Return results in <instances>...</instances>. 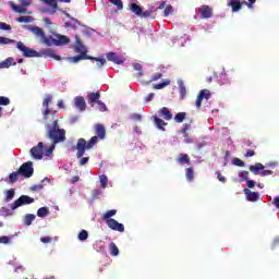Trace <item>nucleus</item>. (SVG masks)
<instances>
[{"label": "nucleus", "mask_w": 279, "mask_h": 279, "mask_svg": "<svg viewBox=\"0 0 279 279\" xmlns=\"http://www.w3.org/2000/svg\"><path fill=\"white\" fill-rule=\"evenodd\" d=\"M228 5L232 9V12H239L243 8V2L241 0H230Z\"/></svg>", "instance_id": "dca6fc26"}, {"label": "nucleus", "mask_w": 279, "mask_h": 279, "mask_svg": "<svg viewBox=\"0 0 279 279\" xmlns=\"http://www.w3.org/2000/svg\"><path fill=\"white\" fill-rule=\"evenodd\" d=\"M154 12H156V10H154V7H151L146 11H142L141 16H143V19H149V16H151L154 14Z\"/></svg>", "instance_id": "72a5a7b5"}, {"label": "nucleus", "mask_w": 279, "mask_h": 279, "mask_svg": "<svg viewBox=\"0 0 279 279\" xmlns=\"http://www.w3.org/2000/svg\"><path fill=\"white\" fill-rule=\"evenodd\" d=\"M153 121L158 130L165 131V125H168L167 122H165V120L158 118V116H154Z\"/></svg>", "instance_id": "6ab92c4d"}, {"label": "nucleus", "mask_w": 279, "mask_h": 279, "mask_svg": "<svg viewBox=\"0 0 279 279\" xmlns=\"http://www.w3.org/2000/svg\"><path fill=\"white\" fill-rule=\"evenodd\" d=\"M0 106H10V98L0 96Z\"/></svg>", "instance_id": "c03bdc74"}, {"label": "nucleus", "mask_w": 279, "mask_h": 279, "mask_svg": "<svg viewBox=\"0 0 279 279\" xmlns=\"http://www.w3.org/2000/svg\"><path fill=\"white\" fill-rule=\"evenodd\" d=\"M0 243H3V245H8V243H10V238L8 235L0 236Z\"/></svg>", "instance_id": "5fc2aeb1"}, {"label": "nucleus", "mask_w": 279, "mask_h": 279, "mask_svg": "<svg viewBox=\"0 0 279 279\" xmlns=\"http://www.w3.org/2000/svg\"><path fill=\"white\" fill-rule=\"evenodd\" d=\"M49 215V208L48 207H41L37 210V217H47Z\"/></svg>", "instance_id": "473e14b6"}, {"label": "nucleus", "mask_w": 279, "mask_h": 279, "mask_svg": "<svg viewBox=\"0 0 279 279\" xmlns=\"http://www.w3.org/2000/svg\"><path fill=\"white\" fill-rule=\"evenodd\" d=\"M107 226L110 228V230H114L116 232H125V227L123 223H120L117 220H107Z\"/></svg>", "instance_id": "9d476101"}, {"label": "nucleus", "mask_w": 279, "mask_h": 279, "mask_svg": "<svg viewBox=\"0 0 279 279\" xmlns=\"http://www.w3.org/2000/svg\"><path fill=\"white\" fill-rule=\"evenodd\" d=\"M16 66V62H14V58L10 57L1 62L2 69H10V66Z\"/></svg>", "instance_id": "393cba45"}, {"label": "nucleus", "mask_w": 279, "mask_h": 279, "mask_svg": "<svg viewBox=\"0 0 279 279\" xmlns=\"http://www.w3.org/2000/svg\"><path fill=\"white\" fill-rule=\"evenodd\" d=\"M159 117L165 119V121H171L173 119V113L169 110V108L163 107L158 111Z\"/></svg>", "instance_id": "4468645a"}, {"label": "nucleus", "mask_w": 279, "mask_h": 279, "mask_svg": "<svg viewBox=\"0 0 279 279\" xmlns=\"http://www.w3.org/2000/svg\"><path fill=\"white\" fill-rule=\"evenodd\" d=\"M99 180H100V186L102 189H106V186H108V177L106 174H101L99 177Z\"/></svg>", "instance_id": "e433bc0d"}, {"label": "nucleus", "mask_w": 279, "mask_h": 279, "mask_svg": "<svg viewBox=\"0 0 279 279\" xmlns=\"http://www.w3.org/2000/svg\"><path fill=\"white\" fill-rule=\"evenodd\" d=\"M10 199H14V190L7 191V202H10Z\"/></svg>", "instance_id": "603ef678"}, {"label": "nucleus", "mask_w": 279, "mask_h": 279, "mask_svg": "<svg viewBox=\"0 0 279 279\" xmlns=\"http://www.w3.org/2000/svg\"><path fill=\"white\" fill-rule=\"evenodd\" d=\"M272 206L279 208V196L276 197V198H274V201H272Z\"/></svg>", "instance_id": "338daca9"}, {"label": "nucleus", "mask_w": 279, "mask_h": 279, "mask_svg": "<svg viewBox=\"0 0 279 279\" xmlns=\"http://www.w3.org/2000/svg\"><path fill=\"white\" fill-rule=\"evenodd\" d=\"M109 250H110L111 256H119V247L117 246V244L114 242H111L109 244Z\"/></svg>", "instance_id": "cd10ccee"}, {"label": "nucleus", "mask_w": 279, "mask_h": 279, "mask_svg": "<svg viewBox=\"0 0 279 279\" xmlns=\"http://www.w3.org/2000/svg\"><path fill=\"white\" fill-rule=\"evenodd\" d=\"M169 84H171V81L166 80L162 83L155 84L153 88H155V90H161V88L169 86Z\"/></svg>", "instance_id": "7c9ffc66"}, {"label": "nucleus", "mask_w": 279, "mask_h": 279, "mask_svg": "<svg viewBox=\"0 0 279 279\" xmlns=\"http://www.w3.org/2000/svg\"><path fill=\"white\" fill-rule=\"evenodd\" d=\"M10 5H11L12 10L15 11L17 14H27L26 8L16 5L14 2H10Z\"/></svg>", "instance_id": "b1692460"}, {"label": "nucleus", "mask_w": 279, "mask_h": 279, "mask_svg": "<svg viewBox=\"0 0 279 279\" xmlns=\"http://www.w3.org/2000/svg\"><path fill=\"white\" fill-rule=\"evenodd\" d=\"M27 204H34V198L27 195H22L10 205V208L11 210H16V208H21V206H27Z\"/></svg>", "instance_id": "423d86ee"}, {"label": "nucleus", "mask_w": 279, "mask_h": 279, "mask_svg": "<svg viewBox=\"0 0 279 279\" xmlns=\"http://www.w3.org/2000/svg\"><path fill=\"white\" fill-rule=\"evenodd\" d=\"M53 149H56V144L52 142V145L46 150V156H51V154H53Z\"/></svg>", "instance_id": "6e6d98bb"}, {"label": "nucleus", "mask_w": 279, "mask_h": 279, "mask_svg": "<svg viewBox=\"0 0 279 279\" xmlns=\"http://www.w3.org/2000/svg\"><path fill=\"white\" fill-rule=\"evenodd\" d=\"M16 49L22 51L24 58H52L53 60L60 61L62 58L60 56L56 54V50L48 48V49H43L39 52L25 46L23 41H17L16 43Z\"/></svg>", "instance_id": "7ed1b4c3"}, {"label": "nucleus", "mask_w": 279, "mask_h": 279, "mask_svg": "<svg viewBox=\"0 0 279 279\" xmlns=\"http://www.w3.org/2000/svg\"><path fill=\"white\" fill-rule=\"evenodd\" d=\"M239 178H241V180H250V172L245 171V170H242L240 173H239Z\"/></svg>", "instance_id": "de8ad7c7"}, {"label": "nucleus", "mask_w": 279, "mask_h": 279, "mask_svg": "<svg viewBox=\"0 0 279 279\" xmlns=\"http://www.w3.org/2000/svg\"><path fill=\"white\" fill-rule=\"evenodd\" d=\"M250 172L254 173V175H258V173H260V171H263V169H265V166H263V163L257 162L254 166H250Z\"/></svg>", "instance_id": "aec40b11"}, {"label": "nucleus", "mask_w": 279, "mask_h": 279, "mask_svg": "<svg viewBox=\"0 0 279 279\" xmlns=\"http://www.w3.org/2000/svg\"><path fill=\"white\" fill-rule=\"evenodd\" d=\"M19 2L23 8H29V5H32V0H19Z\"/></svg>", "instance_id": "864d4df0"}, {"label": "nucleus", "mask_w": 279, "mask_h": 279, "mask_svg": "<svg viewBox=\"0 0 279 279\" xmlns=\"http://www.w3.org/2000/svg\"><path fill=\"white\" fill-rule=\"evenodd\" d=\"M114 215H117V209H110L104 214L102 219L107 223L108 221L113 220L112 217H114Z\"/></svg>", "instance_id": "4be33fe9"}, {"label": "nucleus", "mask_w": 279, "mask_h": 279, "mask_svg": "<svg viewBox=\"0 0 279 279\" xmlns=\"http://www.w3.org/2000/svg\"><path fill=\"white\" fill-rule=\"evenodd\" d=\"M100 98H101V94L99 92L90 93L87 96V101L93 106V104H99Z\"/></svg>", "instance_id": "f3484780"}, {"label": "nucleus", "mask_w": 279, "mask_h": 279, "mask_svg": "<svg viewBox=\"0 0 279 279\" xmlns=\"http://www.w3.org/2000/svg\"><path fill=\"white\" fill-rule=\"evenodd\" d=\"M253 156H256V153L254 150H246L245 158H252Z\"/></svg>", "instance_id": "052dcab7"}, {"label": "nucleus", "mask_w": 279, "mask_h": 279, "mask_svg": "<svg viewBox=\"0 0 279 279\" xmlns=\"http://www.w3.org/2000/svg\"><path fill=\"white\" fill-rule=\"evenodd\" d=\"M107 60L113 62L114 64H123V57H119L116 52H108Z\"/></svg>", "instance_id": "ddd939ff"}, {"label": "nucleus", "mask_w": 279, "mask_h": 279, "mask_svg": "<svg viewBox=\"0 0 279 279\" xmlns=\"http://www.w3.org/2000/svg\"><path fill=\"white\" fill-rule=\"evenodd\" d=\"M162 77V73H156L151 76V78L149 80V82H147V84H151V82H158V80H160Z\"/></svg>", "instance_id": "49530a36"}, {"label": "nucleus", "mask_w": 279, "mask_h": 279, "mask_svg": "<svg viewBox=\"0 0 279 279\" xmlns=\"http://www.w3.org/2000/svg\"><path fill=\"white\" fill-rule=\"evenodd\" d=\"M244 195L247 202H258V192H252L250 189H244Z\"/></svg>", "instance_id": "f8f14e48"}, {"label": "nucleus", "mask_w": 279, "mask_h": 279, "mask_svg": "<svg viewBox=\"0 0 279 279\" xmlns=\"http://www.w3.org/2000/svg\"><path fill=\"white\" fill-rule=\"evenodd\" d=\"M17 23H32L34 21V17L32 16H20L16 19Z\"/></svg>", "instance_id": "c9c22d12"}, {"label": "nucleus", "mask_w": 279, "mask_h": 279, "mask_svg": "<svg viewBox=\"0 0 279 279\" xmlns=\"http://www.w3.org/2000/svg\"><path fill=\"white\" fill-rule=\"evenodd\" d=\"M204 99L206 101H208V99H210V90L208 89H203L199 92V94L197 95V98H196V102H195V106L196 108L199 110V108H202V101H204Z\"/></svg>", "instance_id": "1a4fd4ad"}, {"label": "nucleus", "mask_w": 279, "mask_h": 279, "mask_svg": "<svg viewBox=\"0 0 279 279\" xmlns=\"http://www.w3.org/2000/svg\"><path fill=\"white\" fill-rule=\"evenodd\" d=\"M135 71H138L137 77H143V65L141 63L133 64Z\"/></svg>", "instance_id": "58836bf2"}, {"label": "nucleus", "mask_w": 279, "mask_h": 279, "mask_svg": "<svg viewBox=\"0 0 279 279\" xmlns=\"http://www.w3.org/2000/svg\"><path fill=\"white\" fill-rule=\"evenodd\" d=\"M29 32L34 34L37 38L44 39L45 38V31L38 26H28Z\"/></svg>", "instance_id": "2eb2a0df"}, {"label": "nucleus", "mask_w": 279, "mask_h": 279, "mask_svg": "<svg viewBox=\"0 0 279 279\" xmlns=\"http://www.w3.org/2000/svg\"><path fill=\"white\" fill-rule=\"evenodd\" d=\"M41 243H51V238L50 236H43L40 238Z\"/></svg>", "instance_id": "e2e57ef3"}, {"label": "nucleus", "mask_w": 279, "mask_h": 279, "mask_svg": "<svg viewBox=\"0 0 279 279\" xmlns=\"http://www.w3.org/2000/svg\"><path fill=\"white\" fill-rule=\"evenodd\" d=\"M179 93H180L182 99H184V97H186V87L182 83L179 86Z\"/></svg>", "instance_id": "79ce46f5"}, {"label": "nucleus", "mask_w": 279, "mask_h": 279, "mask_svg": "<svg viewBox=\"0 0 279 279\" xmlns=\"http://www.w3.org/2000/svg\"><path fill=\"white\" fill-rule=\"evenodd\" d=\"M233 165H235V167H245V162L239 158L233 159Z\"/></svg>", "instance_id": "3c124183"}, {"label": "nucleus", "mask_w": 279, "mask_h": 279, "mask_svg": "<svg viewBox=\"0 0 279 279\" xmlns=\"http://www.w3.org/2000/svg\"><path fill=\"white\" fill-rule=\"evenodd\" d=\"M74 51L75 53H80L75 57H69L68 62L71 64H77V62L82 60H88L90 56H88V50L86 49V46L82 44V40L80 38H76L74 44Z\"/></svg>", "instance_id": "20e7f679"}, {"label": "nucleus", "mask_w": 279, "mask_h": 279, "mask_svg": "<svg viewBox=\"0 0 279 279\" xmlns=\"http://www.w3.org/2000/svg\"><path fill=\"white\" fill-rule=\"evenodd\" d=\"M259 174H260L263 178H265V175H272V174H274V171L263 169V170L259 172Z\"/></svg>", "instance_id": "4d7b16f0"}, {"label": "nucleus", "mask_w": 279, "mask_h": 279, "mask_svg": "<svg viewBox=\"0 0 279 279\" xmlns=\"http://www.w3.org/2000/svg\"><path fill=\"white\" fill-rule=\"evenodd\" d=\"M36 220V215L34 214H27L24 217V226H31L33 221Z\"/></svg>", "instance_id": "a878e982"}, {"label": "nucleus", "mask_w": 279, "mask_h": 279, "mask_svg": "<svg viewBox=\"0 0 279 279\" xmlns=\"http://www.w3.org/2000/svg\"><path fill=\"white\" fill-rule=\"evenodd\" d=\"M80 158H81V160H80V162H78L80 167H84V165H88V160H90L89 157H84V156H82V157H80Z\"/></svg>", "instance_id": "8fccbe9b"}, {"label": "nucleus", "mask_w": 279, "mask_h": 279, "mask_svg": "<svg viewBox=\"0 0 279 279\" xmlns=\"http://www.w3.org/2000/svg\"><path fill=\"white\" fill-rule=\"evenodd\" d=\"M177 162H179V165H190L191 158L186 154H180Z\"/></svg>", "instance_id": "5701e85b"}, {"label": "nucleus", "mask_w": 279, "mask_h": 279, "mask_svg": "<svg viewBox=\"0 0 279 279\" xmlns=\"http://www.w3.org/2000/svg\"><path fill=\"white\" fill-rule=\"evenodd\" d=\"M97 104L99 105V110H101V112H106L108 110L106 104L101 102V100H99Z\"/></svg>", "instance_id": "bf43d9fd"}, {"label": "nucleus", "mask_w": 279, "mask_h": 279, "mask_svg": "<svg viewBox=\"0 0 279 279\" xmlns=\"http://www.w3.org/2000/svg\"><path fill=\"white\" fill-rule=\"evenodd\" d=\"M53 101V96L51 94L46 95V98L43 101V111L44 121H49V114L51 116L52 125L47 132V137L58 145V143H64L66 141V131L60 129L58 125V120L56 119L58 111L49 109V104Z\"/></svg>", "instance_id": "f257e3e1"}, {"label": "nucleus", "mask_w": 279, "mask_h": 279, "mask_svg": "<svg viewBox=\"0 0 279 279\" xmlns=\"http://www.w3.org/2000/svg\"><path fill=\"white\" fill-rule=\"evenodd\" d=\"M19 175H21V173H20L19 171L12 172V173L9 175L8 183H9V184H14L15 182H17V181H19Z\"/></svg>", "instance_id": "bb28decb"}, {"label": "nucleus", "mask_w": 279, "mask_h": 279, "mask_svg": "<svg viewBox=\"0 0 279 279\" xmlns=\"http://www.w3.org/2000/svg\"><path fill=\"white\" fill-rule=\"evenodd\" d=\"M198 12L202 19H210L213 16V9L209 5H202Z\"/></svg>", "instance_id": "9b49d317"}, {"label": "nucleus", "mask_w": 279, "mask_h": 279, "mask_svg": "<svg viewBox=\"0 0 279 279\" xmlns=\"http://www.w3.org/2000/svg\"><path fill=\"white\" fill-rule=\"evenodd\" d=\"M112 5H116L118 8V10H122L123 9V1L121 0H109Z\"/></svg>", "instance_id": "a19ab883"}, {"label": "nucleus", "mask_w": 279, "mask_h": 279, "mask_svg": "<svg viewBox=\"0 0 279 279\" xmlns=\"http://www.w3.org/2000/svg\"><path fill=\"white\" fill-rule=\"evenodd\" d=\"M185 177H186V180L189 182H193L195 175H194V171H193V168H186L185 169Z\"/></svg>", "instance_id": "c756f323"}, {"label": "nucleus", "mask_w": 279, "mask_h": 279, "mask_svg": "<svg viewBox=\"0 0 279 279\" xmlns=\"http://www.w3.org/2000/svg\"><path fill=\"white\" fill-rule=\"evenodd\" d=\"M20 175L23 178H32L34 175V163L32 161L24 162L19 169Z\"/></svg>", "instance_id": "0eeeda50"}, {"label": "nucleus", "mask_w": 279, "mask_h": 279, "mask_svg": "<svg viewBox=\"0 0 279 279\" xmlns=\"http://www.w3.org/2000/svg\"><path fill=\"white\" fill-rule=\"evenodd\" d=\"M254 3H256V0H248V2H245V5L252 10V8H254Z\"/></svg>", "instance_id": "680f3d73"}, {"label": "nucleus", "mask_w": 279, "mask_h": 279, "mask_svg": "<svg viewBox=\"0 0 279 279\" xmlns=\"http://www.w3.org/2000/svg\"><path fill=\"white\" fill-rule=\"evenodd\" d=\"M95 136H93L88 142L81 137L76 143V158H82L86 154V149H93L98 141H104L106 138V126L104 124L95 125Z\"/></svg>", "instance_id": "f03ea898"}, {"label": "nucleus", "mask_w": 279, "mask_h": 279, "mask_svg": "<svg viewBox=\"0 0 279 279\" xmlns=\"http://www.w3.org/2000/svg\"><path fill=\"white\" fill-rule=\"evenodd\" d=\"M87 60H94L95 62H97L98 69H101V66H104V64H106V59H104V58L89 57Z\"/></svg>", "instance_id": "c85d7f7f"}, {"label": "nucleus", "mask_w": 279, "mask_h": 279, "mask_svg": "<svg viewBox=\"0 0 279 279\" xmlns=\"http://www.w3.org/2000/svg\"><path fill=\"white\" fill-rule=\"evenodd\" d=\"M0 29H2L3 32H11L12 31V26H10V24L0 22Z\"/></svg>", "instance_id": "37998d69"}, {"label": "nucleus", "mask_w": 279, "mask_h": 279, "mask_svg": "<svg viewBox=\"0 0 279 279\" xmlns=\"http://www.w3.org/2000/svg\"><path fill=\"white\" fill-rule=\"evenodd\" d=\"M246 186H247V189H254L256 186V181L247 180Z\"/></svg>", "instance_id": "13d9d810"}, {"label": "nucleus", "mask_w": 279, "mask_h": 279, "mask_svg": "<svg viewBox=\"0 0 279 279\" xmlns=\"http://www.w3.org/2000/svg\"><path fill=\"white\" fill-rule=\"evenodd\" d=\"M154 95H155L154 93L148 94L146 97V101L147 102L151 101L154 99Z\"/></svg>", "instance_id": "774afa93"}, {"label": "nucleus", "mask_w": 279, "mask_h": 279, "mask_svg": "<svg viewBox=\"0 0 279 279\" xmlns=\"http://www.w3.org/2000/svg\"><path fill=\"white\" fill-rule=\"evenodd\" d=\"M43 3H46V5H49L50 8H53L54 10H57L58 8V1L56 0H41Z\"/></svg>", "instance_id": "4c0bfd02"}, {"label": "nucleus", "mask_w": 279, "mask_h": 279, "mask_svg": "<svg viewBox=\"0 0 279 279\" xmlns=\"http://www.w3.org/2000/svg\"><path fill=\"white\" fill-rule=\"evenodd\" d=\"M44 45H47V47H60L62 45H69L71 43V39L64 35H57V38L53 37H47L46 35L40 40Z\"/></svg>", "instance_id": "39448f33"}, {"label": "nucleus", "mask_w": 279, "mask_h": 279, "mask_svg": "<svg viewBox=\"0 0 279 279\" xmlns=\"http://www.w3.org/2000/svg\"><path fill=\"white\" fill-rule=\"evenodd\" d=\"M75 106L81 110V112H84L86 110V100H84V97L78 96L75 98Z\"/></svg>", "instance_id": "a211bd4d"}, {"label": "nucleus", "mask_w": 279, "mask_h": 279, "mask_svg": "<svg viewBox=\"0 0 279 279\" xmlns=\"http://www.w3.org/2000/svg\"><path fill=\"white\" fill-rule=\"evenodd\" d=\"M169 14H173V7L168 4L163 11V16H169Z\"/></svg>", "instance_id": "a18cd8bd"}, {"label": "nucleus", "mask_w": 279, "mask_h": 279, "mask_svg": "<svg viewBox=\"0 0 279 279\" xmlns=\"http://www.w3.org/2000/svg\"><path fill=\"white\" fill-rule=\"evenodd\" d=\"M189 130H191V122L183 124L182 134H184V136H189Z\"/></svg>", "instance_id": "09e8293b"}, {"label": "nucleus", "mask_w": 279, "mask_h": 279, "mask_svg": "<svg viewBox=\"0 0 279 279\" xmlns=\"http://www.w3.org/2000/svg\"><path fill=\"white\" fill-rule=\"evenodd\" d=\"M130 10L135 14L136 16H141L143 14V8L136 3H131L130 4Z\"/></svg>", "instance_id": "412c9836"}, {"label": "nucleus", "mask_w": 279, "mask_h": 279, "mask_svg": "<svg viewBox=\"0 0 279 279\" xmlns=\"http://www.w3.org/2000/svg\"><path fill=\"white\" fill-rule=\"evenodd\" d=\"M45 145L43 144V142H39L37 144V146H34L31 149V156L32 158H34L35 160H43V149H44Z\"/></svg>", "instance_id": "6e6552de"}, {"label": "nucleus", "mask_w": 279, "mask_h": 279, "mask_svg": "<svg viewBox=\"0 0 279 279\" xmlns=\"http://www.w3.org/2000/svg\"><path fill=\"white\" fill-rule=\"evenodd\" d=\"M217 174H218V180H219V182L226 183V180H227L226 177L221 175L220 172H217Z\"/></svg>", "instance_id": "69168bd1"}, {"label": "nucleus", "mask_w": 279, "mask_h": 279, "mask_svg": "<svg viewBox=\"0 0 279 279\" xmlns=\"http://www.w3.org/2000/svg\"><path fill=\"white\" fill-rule=\"evenodd\" d=\"M184 119H186V112H179L174 117L175 123H183Z\"/></svg>", "instance_id": "2f4dec72"}, {"label": "nucleus", "mask_w": 279, "mask_h": 279, "mask_svg": "<svg viewBox=\"0 0 279 279\" xmlns=\"http://www.w3.org/2000/svg\"><path fill=\"white\" fill-rule=\"evenodd\" d=\"M132 119H134V121H141V119H143V117L141 114H138V113H134L132 116Z\"/></svg>", "instance_id": "0e129e2a"}, {"label": "nucleus", "mask_w": 279, "mask_h": 279, "mask_svg": "<svg viewBox=\"0 0 279 279\" xmlns=\"http://www.w3.org/2000/svg\"><path fill=\"white\" fill-rule=\"evenodd\" d=\"M14 43H16V40L8 37H0V45H14Z\"/></svg>", "instance_id": "f704fd0d"}, {"label": "nucleus", "mask_w": 279, "mask_h": 279, "mask_svg": "<svg viewBox=\"0 0 279 279\" xmlns=\"http://www.w3.org/2000/svg\"><path fill=\"white\" fill-rule=\"evenodd\" d=\"M86 239H88V231L86 230H82L80 233H78V241H86Z\"/></svg>", "instance_id": "ea45409f"}]
</instances>
